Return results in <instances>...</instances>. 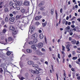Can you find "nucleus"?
I'll list each match as a JSON object with an SVG mask.
<instances>
[{"instance_id": "1", "label": "nucleus", "mask_w": 80, "mask_h": 80, "mask_svg": "<svg viewBox=\"0 0 80 80\" xmlns=\"http://www.w3.org/2000/svg\"><path fill=\"white\" fill-rule=\"evenodd\" d=\"M37 68L36 70L31 71V73H32L33 74H38L40 73L39 71H40L42 69H41V68H38V67H37Z\"/></svg>"}, {"instance_id": "2", "label": "nucleus", "mask_w": 80, "mask_h": 80, "mask_svg": "<svg viewBox=\"0 0 80 80\" xmlns=\"http://www.w3.org/2000/svg\"><path fill=\"white\" fill-rule=\"evenodd\" d=\"M43 43L42 42H39L37 45V47H38L39 49H40V48H41L43 47Z\"/></svg>"}, {"instance_id": "3", "label": "nucleus", "mask_w": 80, "mask_h": 80, "mask_svg": "<svg viewBox=\"0 0 80 80\" xmlns=\"http://www.w3.org/2000/svg\"><path fill=\"white\" fill-rule=\"evenodd\" d=\"M4 28L2 30V32L3 33H5L6 32H7V25H5L4 26Z\"/></svg>"}, {"instance_id": "4", "label": "nucleus", "mask_w": 80, "mask_h": 80, "mask_svg": "<svg viewBox=\"0 0 80 80\" xmlns=\"http://www.w3.org/2000/svg\"><path fill=\"white\" fill-rule=\"evenodd\" d=\"M22 17V15H17L16 17L15 20H20L21 18Z\"/></svg>"}, {"instance_id": "5", "label": "nucleus", "mask_w": 80, "mask_h": 80, "mask_svg": "<svg viewBox=\"0 0 80 80\" xmlns=\"http://www.w3.org/2000/svg\"><path fill=\"white\" fill-rule=\"evenodd\" d=\"M38 37V35L37 33H35L34 34L32 35L31 36V38L32 39L33 38H37Z\"/></svg>"}, {"instance_id": "6", "label": "nucleus", "mask_w": 80, "mask_h": 80, "mask_svg": "<svg viewBox=\"0 0 80 80\" xmlns=\"http://www.w3.org/2000/svg\"><path fill=\"white\" fill-rule=\"evenodd\" d=\"M36 54L38 55H39V56H42V55H43V53L42 52L40 51L37 52Z\"/></svg>"}, {"instance_id": "7", "label": "nucleus", "mask_w": 80, "mask_h": 80, "mask_svg": "<svg viewBox=\"0 0 80 80\" xmlns=\"http://www.w3.org/2000/svg\"><path fill=\"white\" fill-rule=\"evenodd\" d=\"M24 5L26 6H30V4H29V2L27 1H25L24 2Z\"/></svg>"}, {"instance_id": "8", "label": "nucleus", "mask_w": 80, "mask_h": 80, "mask_svg": "<svg viewBox=\"0 0 80 80\" xmlns=\"http://www.w3.org/2000/svg\"><path fill=\"white\" fill-rule=\"evenodd\" d=\"M28 65H33L34 64V62L32 61H28Z\"/></svg>"}, {"instance_id": "9", "label": "nucleus", "mask_w": 80, "mask_h": 80, "mask_svg": "<svg viewBox=\"0 0 80 80\" xmlns=\"http://www.w3.org/2000/svg\"><path fill=\"white\" fill-rule=\"evenodd\" d=\"M20 11L22 13H28V12L26 11L25 9H22Z\"/></svg>"}, {"instance_id": "10", "label": "nucleus", "mask_w": 80, "mask_h": 80, "mask_svg": "<svg viewBox=\"0 0 80 80\" xmlns=\"http://www.w3.org/2000/svg\"><path fill=\"white\" fill-rule=\"evenodd\" d=\"M9 20L12 22H13L14 20H15V18L11 17L9 18Z\"/></svg>"}, {"instance_id": "11", "label": "nucleus", "mask_w": 80, "mask_h": 80, "mask_svg": "<svg viewBox=\"0 0 80 80\" xmlns=\"http://www.w3.org/2000/svg\"><path fill=\"white\" fill-rule=\"evenodd\" d=\"M70 26H68L65 28V30L67 31V32H70V31L68 30H70Z\"/></svg>"}, {"instance_id": "12", "label": "nucleus", "mask_w": 80, "mask_h": 80, "mask_svg": "<svg viewBox=\"0 0 80 80\" xmlns=\"http://www.w3.org/2000/svg\"><path fill=\"white\" fill-rule=\"evenodd\" d=\"M40 16H38L35 18V20H38L40 19Z\"/></svg>"}, {"instance_id": "13", "label": "nucleus", "mask_w": 80, "mask_h": 80, "mask_svg": "<svg viewBox=\"0 0 80 80\" xmlns=\"http://www.w3.org/2000/svg\"><path fill=\"white\" fill-rule=\"evenodd\" d=\"M70 45L69 44H68L66 46V48L68 49L67 51L69 52L70 50V49L69 48H70Z\"/></svg>"}, {"instance_id": "14", "label": "nucleus", "mask_w": 80, "mask_h": 80, "mask_svg": "<svg viewBox=\"0 0 80 80\" xmlns=\"http://www.w3.org/2000/svg\"><path fill=\"white\" fill-rule=\"evenodd\" d=\"M43 34L42 33H41L39 35V38L40 39H43Z\"/></svg>"}, {"instance_id": "15", "label": "nucleus", "mask_w": 80, "mask_h": 80, "mask_svg": "<svg viewBox=\"0 0 80 80\" xmlns=\"http://www.w3.org/2000/svg\"><path fill=\"white\" fill-rule=\"evenodd\" d=\"M31 48L32 49H33V50H35L36 49H37V48L36 47H35V45H32L31 46Z\"/></svg>"}, {"instance_id": "16", "label": "nucleus", "mask_w": 80, "mask_h": 80, "mask_svg": "<svg viewBox=\"0 0 80 80\" xmlns=\"http://www.w3.org/2000/svg\"><path fill=\"white\" fill-rule=\"evenodd\" d=\"M10 29L11 30H12V31H13L15 30V28L14 27H13L12 26H10Z\"/></svg>"}, {"instance_id": "17", "label": "nucleus", "mask_w": 80, "mask_h": 80, "mask_svg": "<svg viewBox=\"0 0 80 80\" xmlns=\"http://www.w3.org/2000/svg\"><path fill=\"white\" fill-rule=\"evenodd\" d=\"M76 40H75V39H72L71 41V43H72V44H75V43H76Z\"/></svg>"}, {"instance_id": "18", "label": "nucleus", "mask_w": 80, "mask_h": 80, "mask_svg": "<svg viewBox=\"0 0 80 80\" xmlns=\"http://www.w3.org/2000/svg\"><path fill=\"white\" fill-rule=\"evenodd\" d=\"M4 70V74H5V72H8V73H9V72L7 70V68H3Z\"/></svg>"}, {"instance_id": "19", "label": "nucleus", "mask_w": 80, "mask_h": 80, "mask_svg": "<svg viewBox=\"0 0 80 80\" xmlns=\"http://www.w3.org/2000/svg\"><path fill=\"white\" fill-rule=\"evenodd\" d=\"M47 22L45 21V22H43L42 23V26L44 27H45L46 25H47Z\"/></svg>"}, {"instance_id": "20", "label": "nucleus", "mask_w": 80, "mask_h": 80, "mask_svg": "<svg viewBox=\"0 0 80 80\" xmlns=\"http://www.w3.org/2000/svg\"><path fill=\"white\" fill-rule=\"evenodd\" d=\"M17 5H16V4L13 3L12 5V7L13 8H17Z\"/></svg>"}, {"instance_id": "21", "label": "nucleus", "mask_w": 80, "mask_h": 80, "mask_svg": "<svg viewBox=\"0 0 80 80\" xmlns=\"http://www.w3.org/2000/svg\"><path fill=\"white\" fill-rule=\"evenodd\" d=\"M44 8H45V6H44L42 8L40 7L39 8V10L41 11H44V10H45V9Z\"/></svg>"}, {"instance_id": "22", "label": "nucleus", "mask_w": 80, "mask_h": 80, "mask_svg": "<svg viewBox=\"0 0 80 80\" xmlns=\"http://www.w3.org/2000/svg\"><path fill=\"white\" fill-rule=\"evenodd\" d=\"M38 41V39H37V38H36L33 40V43H37V42Z\"/></svg>"}, {"instance_id": "23", "label": "nucleus", "mask_w": 80, "mask_h": 80, "mask_svg": "<svg viewBox=\"0 0 80 80\" xmlns=\"http://www.w3.org/2000/svg\"><path fill=\"white\" fill-rule=\"evenodd\" d=\"M26 51L28 53H31L32 52V50L29 49H27Z\"/></svg>"}, {"instance_id": "24", "label": "nucleus", "mask_w": 80, "mask_h": 80, "mask_svg": "<svg viewBox=\"0 0 80 80\" xmlns=\"http://www.w3.org/2000/svg\"><path fill=\"white\" fill-rule=\"evenodd\" d=\"M32 66L33 67H34L35 68H37V67H38V65L37 64H33L32 65Z\"/></svg>"}, {"instance_id": "25", "label": "nucleus", "mask_w": 80, "mask_h": 80, "mask_svg": "<svg viewBox=\"0 0 80 80\" xmlns=\"http://www.w3.org/2000/svg\"><path fill=\"white\" fill-rule=\"evenodd\" d=\"M16 9L17 10H20V8L19 6H17L16 8Z\"/></svg>"}, {"instance_id": "26", "label": "nucleus", "mask_w": 80, "mask_h": 80, "mask_svg": "<svg viewBox=\"0 0 80 80\" xmlns=\"http://www.w3.org/2000/svg\"><path fill=\"white\" fill-rule=\"evenodd\" d=\"M31 30L32 32L33 31V30H35V29L33 27L31 26Z\"/></svg>"}, {"instance_id": "27", "label": "nucleus", "mask_w": 80, "mask_h": 80, "mask_svg": "<svg viewBox=\"0 0 80 80\" xmlns=\"http://www.w3.org/2000/svg\"><path fill=\"white\" fill-rule=\"evenodd\" d=\"M0 72L1 73H3V69L2 68H0Z\"/></svg>"}, {"instance_id": "28", "label": "nucleus", "mask_w": 80, "mask_h": 80, "mask_svg": "<svg viewBox=\"0 0 80 80\" xmlns=\"http://www.w3.org/2000/svg\"><path fill=\"white\" fill-rule=\"evenodd\" d=\"M6 54L7 55H8V56H9V55H10L11 54V52H10V51H8V52H7Z\"/></svg>"}, {"instance_id": "29", "label": "nucleus", "mask_w": 80, "mask_h": 80, "mask_svg": "<svg viewBox=\"0 0 80 80\" xmlns=\"http://www.w3.org/2000/svg\"><path fill=\"white\" fill-rule=\"evenodd\" d=\"M12 40V38L11 37H9L8 39V42H11Z\"/></svg>"}, {"instance_id": "30", "label": "nucleus", "mask_w": 80, "mask_h": 80, "mask_svg": "<svg viewBox=\"0 0 80 80\" xmlns=\"http://www.w3.org/2000/svg\"><path fill=\"white\" fill-rule=\"evenodd\" d=\"M33 57H34L33 58V60H38V58H37V56H34Z\"/></svg>"}, {"instance_id": "31", "label": "nucleus", "mask_w": 80, "mask_h": 80, "mask_svg": "<svg viewBox=\"0 0 80 80\" xmlns=\"http://www.w3.org/2000/svg\"><path fill=\"white\" fill-rule=\"evenodd\" d=\"M20 2L19 1H18L16 2V4L17 5V6H18V5L20 4Z\"/></svg>"}, {"instance_id": "32", "label": "nucleus", "mask_w": 80, "mask_h": 80, "mask_svg": "<svg viewBox=\"0 0 80 80\" xmlns=\"http://www.w3.org/2000/svg\"><path fill=\"white\" fill-rule=\"evenodd\" d=\"M5 22H8V19L7 17H6L5 19Z\"/></svg>"}, {"instance_id": "33", "label": "nucleus", "mask_w": 80, "mask_h": 80, "mask_svg": "<svg viewBox=\"0 0 80 80\" xmlns=\"http://www.w3.org/2000/svg\"><path fill=\"white\" fill-rule=\"evenodd\" d=\"M65 22H66V20H65V19H64L63 20L62 22V24H65Z\"/></svg>"}, {"instance_id": "34", "label": "nucleus", "mask_w": 80, "mask_h": 80, "mask_svg": "<svg viewBox=\"0 0 80 80\" xmlns=\"http://www.w3.org/2000/svg\"><path fill=\"white\" fill-rule=\"evenodd\" d=\"M2 4H3V2H0V8H2Z\"/></svg>"}, {"instance_id": "35", "label": "nucleus", "mask_w": 80, "mask_h": 80, "mask_svg": "<svg viewBox=\"0 0 80 80\" xmlns=\"http://www.w3.org/2000/svg\"><path fill=\"white\" fill-rule=\"evenodd\" d=\"M53 9H51V15H53Z\"/></svg>"}, {"instance_id": "36", "label": "nucleus", "mask_w": 80, "mask_h": 80, "mask_svg": "<svg viewBox=\"0 0 80 80\" xmlns=\"http://www.w3.org/2000/svg\"><path fill=\"white\" fill-rule=\"evenodd\" d=\"M75 73L74 72H72V77L73 78H75Z\"/></svg>"}, {"instance_id": "37", "label": "nucleus", "mask_w": 80, "mask_h": 80, "mask_svg": "<svg viewBox=\"0 0 80 80\" xmlns=\"http://www.w3.org/2000/svg\"><path fill=\"white\" fill-rule=\"evenodd\" d=\"M62 50L63 51H64V52H65V48L63 46V45L62 46Z\"/></svg>"}, {"instance_id": "38", "label": "nucleus", "mask_w": 80, "mask_h": 80, "mask_svg": "<svg viewBox=\"0 0 80 80\" xmlns=\"http://www.w3.org/2000/svg\"><path fill=\"white\" fill-rule=\"evenodd\" d=\"M13 2H9V5L10 6H13Z\"/></svg>"}, {"instance_id": "39", "label": "nucleus", "mask_w": 80, "mask_h": 80, "mask_svg": "<svg viewBox=\"0 0 80 80\" xmlns=\"http://www.w3.org/2000/svg\"><path fill=\"white\" fill-rule=\"evenodd\" d=\"M56 13V20L58 19V14H57V12L55 11Z\"/></svg>"}, {"instance_id": "40", "label": "nucleus", "mask_w": 80, "mask_h": 80, "mask_svg": "<svg viewBox=\"0 0 80 80\" xmlns=\"http://www.w3.org/2000/svg\"><path fill=\"white\" fill-rule=\"evenodd\" d=\"M72 59V60H77V57H73Z\"/></svg>"}, {"instance_id": "41", "label": "nucleus", "mask_w": 80, "mask_h": 80, "mask_svg": "<svg viewBox=\"0 0 80 80\" xmlns=\"http://www.w3.org/2000/svg\"><path fill=\"white\" fill-rule=\"evenodd\" d=\"M20 22H20V20H18V21H17V25H19V24L20 23Z\"/></svg>"}, {"instance_id": "42", "label": "nucleus", "mask_w": 80, "mask_h": 80, "mask_svg": "<svg viewBox=\"0 0 80 80\" xmlns=\"http://www.w3.org/2000/svg\"><path fill=\"white\" fill-rule=\"evenodd\" d=\"M35 80H40V78L37 77L35 79Z\"/></svg>"}, {"instance_id": "43", "label": "nucleus", "mask_w": 80, "mask_h": 80, "mask_svg": "<svg viewBox=\"0 0 80 80\" xmlns=\"http://www.w3.org/2000/svg\"><path fill=\"white\" fill-rule=\"evenodd\" d=\"M66 73L65 71V70H64L63 75H64L65 77V78H66V73Z\"/></svg>"}, {"instance_id": "44", "label": "nucleus", "mask_w": 80, "mask_h": 80, "mask_svg": "<svg viewBox=\"0 0 80 80\" xmlns=\"http://www.w3.org/2000/svg\"><path fill=\"white\" fill-rule=\"evenodd\" d=\"M28 43L29 44V45H32V44H33V42L32 41H30Z\"/></svg>"}, {"instance_id": "45", "label": "nucleus", "mask_w": 80, "mask_h": 80, "mask_svg": "<svg viewBox=\"0 0 80 80\" xmlns=\"http://www.w3.org/2000/svg\"><path fill=\"white\" fill-rule=\"evenodd\" d=\"M17 33V32L16 31H14V32H13V34L14 35H16Z\"/></svg>"}, {"instance_id": "46", "label": "nucleus", "mask_w": 80, "mask_h": 80, "mask_svg": "<svg viewBox=\"0 0 80 80\" xmlns=\"http://www.w3.org/2000/svg\"><path fill=\"white\" fill-rule=\"evenodd\" d=\"M40 3L42 5H44L45 3V2L44 1H41L40 2Z\"/></svg>"}, {"instance_id": "47", "label": "nucleus", "mask_w": 80, "mask_h": 80, "mask_svg": "<svg viewBox=\"0 0 80 80\" xmlns=\"http://www.w3.org/2000/svg\"><path fill=\"white\" fill-rule=\"evenodd\" d=\"M36 63L38 64L39 65H41V63L39 61H37Z\"/></svg>"}, {"instance_id": "48", "label": "nucleus", "mask_w": 80, "mask_h": 80, "mask_svg": "<svg viewBox=\"0 0 80 80\" xmlns=\"http://www.w3.org/2000/svg\"><path fill=\"white\" fill-rule=\"evenodd\" d=\"M7 11H8V8H5L4 9V12H6Z\"/></svg>"}, {"instance_id": "49", "label": "nucleus", "mask_w": 80, "mask_h": 80, "mask_svg": "<svg viewBox=\"0 0 80 80\" xmlns=\"http://www.w3.org/2000/svg\"><path fill=\"white\" fill-rule=\"evenodd\" d=\"M51 68H52V71L53 72H54V69H53V65H51Z\"/></svg>"}, {"instance_id": "50", "label": "nucleus", "mask_w": 80, "mask_h": 80, "mask_svg": "<svg viewBox=\"0 0 80 80\" xmlns=\"http://www.w3.org/2000/svg\"><path fill=\"white\" fill-rule=\"evenodd\" d=\"M20 80H23V79H25V78H23V77H21V78H19Z\"/></svg>"}, {"instance_id": "51", "label": "nucleus", "mask_w": 80, "mask_h": 80, "mask_svg": "<svg viewBox=\"0 0 80 80\" xmlns=\"http://www.w3.org/2000/svg\"><path fill=\"white\" fill-rule=\"evenodd\" d=\"M72 53L73 55H75V51H72Z\"/></svg>"}, {"instance_id": "52", "label": "nucleus", "mask_w": 80, "mask_h": 80, "mask_svg": "<svg viewBox=\"0 0 80 80\" xmlns=\"http://www.w3.org/2000/svg\"><path fill=\"white\" fill-rule=\"evenodd\" d=\"M60 55L59 54H58V58H59V59H60Z\"/></svg>"}, {"instance_id": "53", "label": "nucleus", "mask_w": 80, "mask_h": 80, "mask_svg": "<svg viewBox=\"0 0 80 80\" xmlns=\"http://www.w3.org/2000/svg\"><path fill=\"white\" fill-rule=\"evenodd\" d=\"M56 77H57V80H58V74L56 73Z\"/></svg>"}, {"instance_id": "54", "label": "nucleus", "mask_w": 80, "mask_h": 80, "mask_svg": "<svg viewBox=\"0 0 80 80\" xmlns=\"http://www.w3.org/2000/svg\"><path fill=\"white\" fill-rule=\"evenodd\" d=\"M41 50L42 52H45V49L43 48H42L41 49Z\"/></svg>"}, {"instance_id": "55", "label": "nucleus", "mask_w": 80, "mask_h": 80, "mask_svg": "<svg viewBox=\"0 0 80 80\" xmlns=\"http://www.w3.org/2000/svg\"><path fill=\"white\" fill-rule=\"evenodd\" d=\"M42 4L41 3H40L38 5V7H42Z\"/></svg>"}, {"instance_id": "56", "label": "nucleus", "mask_w": 80, "mask_h": 80, "mask_svg": "<svg viewBox=\"0 0 80 80\" xmlns=\"http://www.w3.org/2000/svg\"><path fill=\"white\" fill-rule=\"evenodd\" d=\"M62 10H63V9H62V8H61L60 10V12L61 13H62Z\"/></svg>"}, {"instance_id": "57", "label": "nucleus", "mask_w": 80, "mask_h": 80, "mask_svg": "<svg viewBox=\"0 0 80 80\" xmlns=\"http://www.w3.org/2000/svg\"><path fill=\"white\" fill-rule=\"evenodd\" d=\"M58 63H59V60H58V58H57L56 59Z\"/></svg>"}, {"instance_id": "58", "label": "nucleus", "mask_w": 80, "mask_h": 80, "mask_svg": "<svg viewBox=\"0 0 80 80\" xmlns=\"http://www.w3.org/2000/svg\"><path fill=\"white\" fill-rule=\"evenodd\" d=\"M68 77L69 78H70L71 77V72H70V74H68Z\"/></svg>"}, {"instance_id": "59", "label": "nucleus", "mask_w": 80, "mask_h": 80, "mask_svg": "<svg viewBox=\"0 0 80 80\" xmlns=\"http://www.w3.org/2000/svg\"><path fill=\"white\" fill-rule=\"evenodd\" d=\"M77 79L78 80H80V76L78 77H77Z\"/></svg>"}, {"instance_id": "60", "label": "nucleus", "mask_w": 80, "mask_h": 80, "mask_svg": "<svg viewBox=\"0 0 80 80\" xmlns=\"http://www.w3.org/2000/svg\"><path fill=\"white\" fill-rule=\"evenodd\" d=\"M38 32H39L40 33H42V30L39 29L38 30Z\"/></svg>"}, {"instance_id": "61", "label": "nucleus", "mask_w": 80, "mask_h": 80, "mask_svg": "<svg viewBox=\"0 0 80 80\" xmlns=\"http://www.w3.org/2000/svg\"><path fill=\"white\" fill-rule=\"evenodd\" d=\"M72 39V38L71 37H69V41H71Z\"/></svg>"}, {"instance_id": "62", "label": "nucleus", "mask_w": 80, "mask_h": 80, "mask_svg": "<svg viewBox=\"0 0 80 80\" xmlns=\"http://www.w3.org/2000/svg\"><path fill=\"white\" fill-rule=\"evenodd\" d=\"M12 13H13V15H15V14H16V12L15 11H14L12 12Z\"/></svg>"}, {"instance_id": "63", "label": "nucleus", "mask_w": 80, "mask_h": 80, "mask_svg": "<svg viewBox=\"0 0 80 80\" xmlns=\"http://www.w3.org/2000/svg\"><path fill=\"white\" fill-rule=\"evenodd\" d=\"M36 25H40V23L39 22H36Z\"/></svg>"}, {"instance_id": "64", "label": "nucleus", "mask_w": 80, "mask_h": 80, "mask_svg": "<svg viewBox=\"0 0 80 80\" xmlns=\"http://www.w3.org/2000/svg\"><path fill=\"white\" fill-rule=\"evenodd\" d=\"M76 43V45H78V44H79V41H78Z\"/></svg>"}]
</instances>
